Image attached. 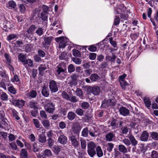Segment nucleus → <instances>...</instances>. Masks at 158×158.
<instances>
[{"label":"nucleus","mask_w":158,"mask_h":158,"mask_svg":"<svg viewBox=\"0 0 158 158\" xmlns=\"http://www.w3.org/2000/svg\"><path fill=\"white\" fill-rule=\"evenodd\" d=\"M128 138L130 139L131 144V143L134 147L137 144L138 141L134 136L131 134L129 136Z\"/></svg>","instance_id":"23"},{"label":"nucleus","mask_w":158,"mask_h":158,"mask_svg":"<svg viewBox=\"0 0 158 158\" xmlns=\"http://www.w3.org/2000/svg\"><path fill=\"white\" fill-rule=\"evenodd\" d=\"M150 137L153 140L158 141V133L156 132L152 131L150 132Z\"/></svg>","instance_id":"32"},{"label":"nucleus","mask_w":158,"mask_h":158,"mask_svg":"<svg viewBox=\"0 0 158 158\" xmlns=\"http://www.w3.org/2000/svg\"><path fill=\"white\" fill-rule=\"evenodd\" d=\"M33 44H27L23 45V48L25 50L26 52H31L33 48Z\"/></svg>","instance_id":"24"},{"label":"nucleus","mask_w":158,"mask_h":158,"mask_svg":"<svg viewBox=\"0 0 158 158\" xmlns=\"http://www.w3.org/2000/svg\"><path fill=\"white\" fill-rule=\"evenodd\" d=\"M0 99H1L3 101H7L8 100V95L5 92L2 91V90H0Z\"/></svg>","instance_id":"20"},{"label":"nucleus","mask_w":158,"mask_h":158,"mask_svg":"<svg viewBox=\"0 0 158 158\" xmlns=\"http://www.w3.org/2000/svg\"><path fill=\"white\" fill-rule=\"evenodd\" d=\"M76 93V95L81 99H83V93L81 89L80 88H77Z\"/></svg>","instance_id":"42"},{"label":"nucleus","mask_w":158,"mask_h":158,"mask_svg":"<svg viewBox=\"0 0 158 158\" xmlns=\"http://www.w3.org/2000/svg\"><path fill=\"white\" fill-rule=\"evenodd\" d=\"M7 90L10 93L15 94L17 93V90L13 86H11L8 87Z\"/></svg>","instance_id":"38"},{"label":"nucleus","mask_w":158,"mask_h":158,"mask_svg":"<svg viewBox=\"0 0 158 158\" xmlns=\"http://www.w3.org/2000/svg\"><path fill=\"white\" fill-rule=\"evenodd\" d=\"M72 145L74 148H77L79 146L80 143L77 141L76 137L74 136H72L69 137Z\"/></svg>","instance_id":"14"},{"label":"nucleus","mask_w":158,"mask_h":158,"mask_svg":"<svg viewBox=\"0 0 158 158\" xmlns=\"http://www.w3.org/2000/svg\"><path fill=\"white\" fill-rule=\"evenodd\" d=\"M89 104L88 102H84L81 103L80 105L81 107L83 109H86L89 106Z\"/></svg>","instance_id":"45"},{"label":"nucleus","mask_w":158,"mask_h":158,"mask_svg":"<svg viewBox=\"0 0 158 158\" xmlns=\"http://www.w3.org/2000/svg\"><path fill=\"white\" fill-rule=\"evenodd\" d=\"M59 58L60 60H65L67 58V54L65 52H62L61 55L59 56Z\"/></svg>","instance_id":"53"},{"label":"nucleus","mask_w":158,"mask_h":158,"mask_svg":"<svg viewBox=\"0 0 158 158\" xmlns=\"http://www.w3.org/2000/svg\"><path fill=\"white\" fill-rule=\"evenodd\" d=\"M78 99L77 97L75 96L72 95L70 98L69 97V101L73 102H76L78 101Z\"/></svg>","instance_id":"59"},{"label":"nucleus","mask_w":158,"mask_h":158,"mask_svg":"<svg viewBox=\"0 0 158 158\" xmlns=\"http://www.w3.org/2000/svg\"><path fill=\"white\" fill-rule=\"evenodd\" d=\"M110 125L114 128H118V120L113 118L111 122Z\"/></svg>","instance_id":"33"},{"label":"nucleus","mask_w":158,"mask_h":158,"mask_svg":"<svg viewBox=\"0 0 158 158\" xmlns=\"http://www.w3.org/2000/svg\"><path fill=\"white\" fill-rule=\"evenodd\" d=\"M52 155L51 151L49 149H46L41 154L37 155L38 158H49Z\"/></svg>","instance_id":"7"},{"label":"nucleus","mask_w":158,"mask_h":158,"mask_svg":"<svg viewBox=\"0 0 158 158\" xmlns=\"http://www.w3.org/2000/svg\"><path fill=\"white\" fill-rule=\"evenodd\" d=\"M18 60L20 61L23 64L26 60H27L26 55L23 54L22 53H20L18 56Z\"/></svg>","instance_id":"27"},{"label":"nucleus","mask_w":158,"mask_h":158,"mask_svg":"<svg viewBox=\"0 0 158 158\" xmlns=\"http://www.w3.org/2000/svg\"><path fill=\"white\" fill-rule=\"evenodd\" d=\"M117 58V56L114 53H112V56L107 55L106 56V60L110 61L112 62H114Z\"/></svg>","instance_id":"25"},{"label":"nucleus","mask_w":158,"mask_h":158,"mask_svg":"<svg viewBox=\"0 0 158 158\" xmlns=\"http://www.w3.org/2000/svg\"><path fill=\"white\" fill-rule=\"evenodd\" d=\"M58 141L61 144H65L67 142V138L64 135H61L59 136Z\"/></svg>","instance_id":"18"},{"label":"nucleus","mask_w":158,"mask_h":158,"mask_svg":"<svg viewBox=\"0 0 158 158\" xmlns=\"http://www.w3.org/2000/svg\"><path fill=\"white\" fill-rule=\"evenodd\" d=\"M25 102V101L22 99H15L13 100L12 102L14 105L19 108L22 107L24 106Z\"/></svg>","instance_id":"10"},{"label":"nucleus","mask_w":158,"mask_h":158,"mask_svg":"<svg viewBox=\"0 0 158 158\" xmlns=\"http://www.w3.org/2000/svg\"><path fill=\"white\" fill-rule=\"evenodd\" d=\"M37 93L35 90H31L29 93L27 94V97L30 99L34 98L36 97L37 95Z\"/></svg>","instance_id":"21"},{"label":"nucleus","mask_w":158,"mask_h":158,"mask_svg":"<svg viewBox=\"0 0 158 158\" xmlns=\"http://www.w3.org/2000/svg\"><path fill=\"white\" fill-rule=\"evenodd\" d=\"M33 123L35 127L37 128H41L40 127L41 125L40 124V122L38 119H33Z\"/></svg>","instance_id":"49"},{"label":"nucleus","mask_w":158,"mask_h":158,"mask_svg":"<svg viewBox=\"0 0 158 158\" xmlns=\"http://www.w3.org/2000/svg\"><path fill=\"white\" fill-rule=\"evenodd\" d=\"M66 71V68L63 65L59 64L56 68V75L58 77L60 75L64 74Z\"/></svg>","instance_id":"8"},{"label":"nucleus","mask_w":158,"mask_h":158,"mask_svg":"<svg viewBox=\"0 0 158 158\" xmlns=\"http://www.w3.org/2000/svg\"><path fill=\"white\" fill-rule=\"evenodd\" d=\"M36 26L34 25H32L27 30V32L28 34H32L34 31L36 29Z\"/></svg>","instance_id":"36"},{"label":"nucleus","mask_w":158,"mask_h":158,"mask_svg":"<svg viewBox=\"0 0 158 158\" xmlns=\"http://www.w3.org/2000/svg\"><path fill=\"white\" fill-rule=\"evenodd\" d=\"M119 111L120 114L123 116H127L130 114L129 110L127 108L123 106L120 108Z\"/></svg>","instance_id":"13"},{"label":"nucleus","mask_w":158,"mask_h":158,"mask_svg":"<svg viewBox=\"0 0 158 158\" xmlns=\"http://www.w3.org/2000/svg\"><path fill=\"white\" fill-rule=\"evenodd\" d=\"M99 78V77L96 73L92 74L90 77V79L92 81H96L98 80Z\"/></svg>","instance_id":"35"},{"label":"nucleus","mask_w":158,"mask_h":158,"mask_svg":"<svg viewBox=\"0 0 158 158\" xmlns=\"http://www.w3.org/2000/svg\"><path fill=\"white\" fill-rule=\"evenodd\" d=\"M151 158H158V153L155 150L152 151L151 154Z\"/></svg>","instance_id":"64"},{"label":"nucleus","mask_w":158,"mask_h":158,"mask_svg":"<svg viewBox=\"0 0 158 158\" xmlns=\"http://www.w3.org/2000/svg\"><path fill=\"white\" fill-rule=\"evenodd\" d=\"M88 90L89 92L95 95H98L100 91V88L98 86L90 87L88 89Z\"/></svg>","instance_id":"12"},{"label":"nucleus","mask_w":158,"mask_h":158,"mask_svg":"<svg viewBox=\"0 0 158 158\" xmlns=\"http://www.w3.org/2000/svg\"><path fill=\"white\" fill-rule=\"evenodd\" d=\"M73 56L75 57H80L81 55V52L78 50L74 49L72 51Z\"/></svg>","instance_id":"46"},{"label":"nucleus","mask_w":158,"mask_h":158,"mask_svg":"<svg viewBox=\"0 0 158 158\" xmlns=\"http://www.w3.org/2000/svg\"><path fill=\"white\" fill-rule=\"evenodd\" d=\"M114 144L111 143H109L106 144L107 150L109 152H111L114 148Z\"/></svg>","instance_id":"43"},{"label":"nucleus","mask_w":158,"mask_h":158,"mask_svg":"<svg viewBox=\"0 0 158 158\" xmlns=\"http://www.w3.org/2000/svg\"><path fill=\"white\" fill-rule=\"evenodd\" d=\"M75 113L78 115L82 116L84 114V111L81 108H78L75 110Z\"/></svg>","instance_id":"48"},{"label":"nucleus","mask_w":158,"mask_h":158,"mask_svg":"<svg viewBox=\"0 0 158 158\" xmlns=\"http://www.w3.org/2000/svg\"><path fill=\"white\" fill-rule=\"evenodd\" d=\"M27 64L29 67H33L34 66L33 61L30 59H27L23 65L26 66Z\"/></svg>","instance_id":"31"},{"label":"nucleus","mask_w":158,"mask_h":158,"mask_svg":"<svg viewBox=\"0 0 158 158\" xmlns=\"http://www.w3.org/2000/svg\"><path fill=\"white\" fill-rule=\"evenodd\" d=\"M122 142L127 146H129L131 144L130 139L127 138H124L122 140Z\"/></svg>","instance_id":"60"},{"label":"nucleus","mask_w":158,"mask_h":158,"mask_svg":"<svg viewBox=\"0 0 158 158\" xmlns=\"http://www.w3.org/2000/svg\"><path fill=\"white\" fill-rule=\"evenodd\" d=\"M39 142L44 143L46 142V137L45 135V132H42L41 134L39 135L38 139Z\"/></svg>","instance_id":"16"},{"label":"nucleus","mask_w":158,"mask_h":158,"mask_svg":"<svg viewBox=\"0 0 158 158\" xmlns=\"http://www.w3.org/2000/svg\"><path fill=\"white\" fill-rule=\"evenodd\" d=\"M115 137V135L111 132L107 133L105 135L106 140L108 141H111L113 140V139Z\"/></svg>","instance_id":"22"},{"label":"nucleus","mask_w":158,"mask_h":158,"mask_svg":"<svg viewBox=\"0 0 158 158\" xmlns=\"http://www.w3.org/2000/svg\"><path fill=\"white\" fill-rule=\"evenodd\" d=\"M143 101L145 106L148 108H149L151 105V101L148 98L145 97L144 98Z\"/></svg>","instance_id":"37"},{"label":"nucleus","mask_w":158,"mask_h":158,"mask_svg":"<svg viewBox=\"0 0 158 158\" xmlns=\"http://www.w3.org/2000/svg\"><path fill=\"white\" fill-rule=\"evenodd\" d=\"M126 10H123V11H121L120 15V18L121 19H127L128 17L127 14H126Z\"/></svg>","instance_id":"52"},{"label":"nucleus","mask_w":158,"mask_h":158,"mask_svg":"<svg viewBox=\"0 0 158 158\" xmlns=\"http://www.w3.org/2000/svg\"><path fill=\"white\" fill-rule=\"evenodd\" d=\"M61 96L63 98L65 99L66 100H69V96L67 93L64 91L62 92L61 94Z\"/></svg>","instance_id":"56"},{"label":"nucleus","mask_w":158,"mask_h":158,"mask_svg":"<svg viewBox=\"0 0 158 158\" xmlns=\"http://www.w3.org/2000/svg\"><path fill=\"white\" fill-rule=\"evenodd\" d=\"M8 4L10 7L11 8V9L12 8H15L16 6V4L15 2L13 1H10L8 2Z\"/></svg>","instance_id":"61"},{"label":"nucleus","mask_w":158,"mask_h":158,"mask_svg":"<svg viewBox=\"0 0 158 158\" xmlns=\"http://www.w3.org/2000/svg\"><path fill=\"white\" fill-rule=\"evenodd\" d=\"M89 132V131L87 127L84 128L81 132V136L84 137H88Z\"/></svg>","instance_id":"41"},{"label":"nucleus","mask_w":158,"mask_h":158,"mask_svg":"<svg viewBox=\"0 0 158 158\" xmlns=\"http://www.w3.org/2000/svg\"><path fill=\"white\" fill-rule=\"evenodd\" d=\"M55 41L57 43H59V48H64L66 46V44L68 40L67 38L64 36L56 37L55 39Z\"/></svg>","instance_id":"4"},{"label":"nucleus","mask_w":158,"mask_h":158,"mask_svg":"<svg viewBox=\"0 0 158 158\" xmlns=\"http://www.w3.org/2000/svg\"><path fill=\"white\" fill-rule=\"evenodd\" d=\"M149 137V133L147 131H144L142 133L140 137V140L142 141L147 142Z\"/></svg>","instance_id":"11"},{"label":"nucleus","mask_w":158,"mask_h":158,"mask_svg":"<svg viewBox=\"0 0 158 158\" xmlns=\"http://www.w3.org/2000/svg\"><path fill=\"white\" fill-rule=\"evenodd\" d=\"M20 158H28V154L26 149L23 148L21 150L20 153Z\"/></svg>","instance_id":"30"},{"label":"nucleus","mask_w":158,"mask_h":158,"mask_svg":"<svg viewBox=\"0 0 158 158\" xmlns=\"http://www.w3.org/2000/svg\"><path fill=\"white\" fill-rule=\"evenodd\" d=\"M48 145L49 147L51 148L54 145V141L52 138L48 139Z\"/></svg>","instance_id":"62"},{"label":"nucleus","mask_w":158,"mask_h":158,"mask_svg":"<svg viewBox=\"0 0 158 158\" xmlns=\"http://www.w3.org/2000/svg\"><path fill=\"white\" fill-rule=\"evenodd\" d=\"M47 69V65L46 64H40L39 68V74H41L42 72Z\"/></svg>","instance_id":"40"},{"label":"nucleus","mask_w":158,"mask_h":158,"mask_svg":"<svg viewBox=\"0 0 158 158\" xmlns=\"http://www.w3.org/2000/svg\"><path fill=\"white\" fill-rule=\"evenodd\" d=\"M38 55L41 57L43 58L45 56V53L43 50L39 49L38 51Z\"/></svg>","instance_id":"63"},{"label":"nucleus","mask_w":158,"mask_h":158,"mask_svg":"<svg viewBox=\"0 0 158 158\" xmlns=\"http://www.w3.org/2000/svg\"><path fill=\"white\" fill-rule=\"evenodd\" d=\"M40 117L43 119H47V115L46 112L44 110L41 111L40 112Z\"/></svg>","instance_id":"57"},{"label":"nucleus","mask_w":158,"mask_h":158,"mask_svg":"<svg viewBox=\"0 0 158 158\" xmlns=\"http://www.w3.org/2000/svg\"><path fill=\"white\" fill-rule=\"evenodd\" d=\"M115 103L113 98L111 99H104L102 102L101 107L102 108H106L109 107L115 106Z\"/></svg>","instance_id":"3"},{"label":"nucleus","mask_w":158,"mask_h":158,"mask_svg":"<svg viewBox=\"0 0 158 158\" xmlns=\"http://www.w3.org/2000/svg\"><path fill=\"white\" fill-rule=\"evenodd\" d=\"M42 123L43 126L47 129H48L50 125V122L47 120H44L42 122Z\"/></svg>","instance_id":"44"},{"label":"nucleus","mask_w":158,"mask_h":158,"mask_svg":"<svg viewBox=\"0 0 158 158\" xmlns=\"http://www.w3.org/2000/svg\"><path fill=\"white\" fill-rule=\"evenodd\" d=\"M96 145L93 142H90L87 144V153L91 157H93L96 154Z\"/></svg>","instance_id":"1"},{"label":"nucleus","mask_w":158,"mask_h":158,"mask_svg":"<svg viewBox=\"0 0 158 158\" xmlns=\"http://www.w3.org/2000/svg\"><path fill=\"white\" fill-rule=\"evenodd\" d=\"M41 93L43 96L45 97H48L49 95V91L48 87L44 85L42 87Z\"/></svg>","instance_id":"19"},{"label":"nucleus","mask_w":158,"mask_h":158,"mask_svg":"<svg viewBox=\"0 0 158 158\" xmlns=\"http://www.w3.org/2000/svg\"><path fill=\"white\" fill-rule=\"evenodd\" d=\"M49 88L52 93H56L58 90V85L56 81L53 80L51 81L49 83Z\"/></svg>","instance_id":"6"},{"label":"nucleus","mask_w":158,"mask_h":158,"mask_svg":"<svg viewBox=\"0 0 158 158\" xmlns=\"http://www.w3.org/2000/svg\"><path fill=\"white\" fill-rule=\"evenodd\" d=\"M48 10H44L41 13V18L43 21H45L47 19Z\"/></svg>","instance_id":"39"},{"label":"nucleus","mask_w":158,"mask_h":158,"mask_svg":"<svg viewBox=\"0 0 158 158\" xmlns=\"http://www.w3.org/2000/svg\"><path fill=\"white\" fill-rule=\"evenodd\" d=\"M40 149V148L35 143H34L33 144L32 150L34 152H37Z\"/></svg>","instance_id":"51"},{"label":"nucleus","mask_w":158,"mask_h":158,"mask_svg":"<svg viewBox=\"0 0 158 158\" xmlns=\"http://www.w3.org/2000/svg\"><path fill=\"white\" fill-rule=\"evenodd\" d=\"M118 150L120 152L125 153L127 152V149L123 145L120 144L118 146Z\"/></svg>","instance_id":"28"},{"label":"nucleus","mask_w":158,"mask_h":158,"mask_svg":"<svg viewBox=\"0 0 158 158\" xmlns=\"http://www.w3.org/2000/svg\"><path fill=\"white\" fill-rule=\"evenodd\" d=\"M72 60L76 64L78 65L80 64L82 62V60L81 59L77 57L72 58Z\"/></svg>","instance_id":"47"},{"label":"nucleus","mask_w":158,"mask_h":158,"mask_svg":"<svg viewBox=\"0 0 158 158\" xmlns=\"http://www.w3.org/2000/svg\"><path fill=\"white\" fill-rule=\"evenodd\" d=\"M53 151L56 155H58L61 151L60 148L58 146H55L53 148Z\"/></svg>","instance_id":"55"},{"label":"nucleus","mask_w":158,"mask_h":158,"mask_svg":"<svg viewBox=\"0 0 158 158\" xmlns=\"http://www.w3.org/2000/svg\"><path fill=\"white\" fill-rule=\"evenodd\" d=\"M44 104V108L47 112L49 113H52L55 110L54 105L50 100H45Z\"/></svg>","instance_id":"2"},{"label":"nucleus","mask_w":158,"mask_h":158,"mask_svg":"<svg viewBox=\"0 0 158 158\" xmlns=\"http://www.w3.org/2000/svg\"><path fill=\"white\" fill-rule=\"evenodd\" d=\"M75 70V67L72 64H69L68 67V71L69 73H72Z\"/></svg>","instance_id":"54"},{"label":"nucleus","mask_w":158,"mask_h":158,"mask_svg":"<svg viewBox=\"0 0 158 158\" xmlns=\"http://www.w3.org/2000/svg\"><path fill=\"white\" fill-rule=\"evenodd\" d=\"M78 77L79 75L76 73L72 74L70 76L71 79L69 81V84L71 85H77Z\"/></svg>","instance_id":"9"},{"label":"nucleus","mask_w":158,"mask_h":158,"mask_svg":"<svg viewBox=\"0 0 158 158\" xmlns=\"http://www.w3.org/2000/svg\"><path fill=\"white\" fill-rule=\"evenodd\" d=\"M97 155L99 157H102L103 155V153L101 147L99 146H98L96 147V150Z\"/></svg>","instance_id":"34"},{"label":"nucleus","mask_w":158,"mask_h":158,"mask_svg":"<svg viewBox=\"0 0 158 158\" xmlns=\"http://www.w3.org/2000/svg\"><path fill=\"white\" fill-rule=\"evenodd\" d=\"M72 129L73 132L76 134H78L80 130V127L76 124H73L72 126Z\"/></svg>","instance_id":"26"},{"label":"nucleus","mask_w":158,"mask_h":158,"mask_svg":"<svg viewBox=\"0 0 158 158\" xmlns=\"http://www.w3.org/2000/svg\"><path fill=\"white\" fill-rule=\"evenodd\" d=\"M4 56L7 60V63L10 66L12 69V70L14 71V68L13 66L10 64L11 62V57L10 54L8 53H6L4 54Z\"/></svg>","instance_id":"17"},{"label":"nucleus","mask_w":158,"mask_h":158,"mask_svg":"<svg viewBox=\"0 0 158 158\" xmlns=\"http://www.w3.org/2000/svg\"><path fill=\"white\" fill-rule=\"evenodd\" d=\"M54 39V37L53 36H45L44 38V41L42 43L43 47L45 48H48Z\"/></svg>","instance_id":"5"},{"label":"nucleus","mask_w":158,"mask_h":158,"mask_svg":"<svg viewBox=\"0 0 158 158\" xmlns=\"http://www.w3.org/2000/svg\"><path fill=\"white\" fill-rule=\"evenodd\" d=\"M76 116V114L72 111H69L68 114L67 118L70 121L74 120Z\"/></svg>","instance_id":"29"},{"label":"nucleus","mask_w":158,"mask_h":158,"mask_svg":"<svg viewBox=\"0 0 158 158\" xmlns=\"http://www.w3.org/2000/svg\"><path fill=\"white\" fill-rule=\"evenodd\" d=\"M44 29L41 27H39L36 30L35 33L39 36H41L43 34Z\"/></svg>","instance_id":"58"},{"label":"nucleus","mask_w":158,"mask_h":158,"mask_svg":"<svg viewBox=\"0 0 158 158\" xmlns=\"http://www.w3.org/2000/svg\"><path fill=\"white\" fill-rule=\"evenodd\" d=\"M81 148L83 149H85L86 147V143L85 140L81 139H80Z\"/></svg>","instance_id":"50"},{"label":"nucleus","mask_w":158,"mask_h":158,"mask_svg":"<svg viewBox=\"0 0 158 158\" xmlns=\"http://www.w3.org/2000/svg\"><path fill=\"white\" fill-rule=\"evenodd\" d=\"M28 106L29 108L33 109H38V103L34 100L30 101L28 103Z\"/></svg>","instance_id":"15"}]
</instances>
